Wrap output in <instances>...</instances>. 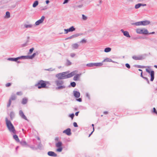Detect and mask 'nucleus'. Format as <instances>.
<instances>
[{
	"mask_svg": "<svg viewBox=\"0 0 157 157\" xmlns=\"http://www.w3.org/2000/svg\"><path fill=\"white\" fill-rule=\"evenodd\" d=\"M79 42L81 43H85L86 42V40L84 39H83L81 40Z\"/></svg>",
	"mask_w": 157,
	"mask_h": 157,
	"instance_id": "nucleus-43",
	"label": "nucleus"
},
{
	"mask_svg": "<svg viewBox=\"0 0 157 157\" xmlns=\"http://www.w3.org/2000/svg\"><path fill=\"white\" fill-rule=\"evenodd\" d=\"M36 53H34L31 56H30L29 57L30 58V59H33L36 55Z\"/></svg>",
	"mask_w": 157,
	"mask_h": 157,
	"instance_id": "nucleus-37",
	"label": "nucleus"
},
{
	"mask_svg": "<svg viewBox=\"0 0 157 157\" xmlns=\"http://www.w3.org/2000/svg\"><path fill=\"white\" fill-rule=\"evenodd\" d=\"M59 140V138L58 137H56L55 138V141H57Z\"/></svg>",
	"mask_w": 157,
	"mask_h": 157,
	"instance_id": "nucleus-60",
	"label": "nucleus"
},
{
	"mask_svg": "<svg viewBox=\"0 0 157 157\" xmlns=\"http://www.w3.org/2000/svg\"><path fill=\"white\" fill-rule=\"evenodd\" d=\"M147 56V54H144L139 55L138 56H133L132 57V58L135 60H141L144 59Z\"/></svg>",
	"mask_w": 157,
	"mask_h": 157,
	"instance_id": "nucleus-5",
	"label": "nucleus"
},
{
	"mask_svg": "<svg viewBox=\"0 0 157 157\" xmlns=\"http://www.w3.org/2000/svg\"><path fill=\"white\" fill-rule=\"evenodd\" d=\"M74 116V113H72L69 115V117H71V118L72 119H73Z\"/></svg>",
	"mask_w": 157,
	"mask_h": 157,
	"instance_id": "nucleus-50",
	"label": "nucleus"
},
{
	"mask_svg": "<svg viewBox=\"0 0 157 157\" xmlns=\"http://www.w3.org/2000/svg\"><path fill=\"white\" fill-rule=\"evenodd\" d=\"M141 25H146L150 24V22L149 21L146 20L141 21Z\"/></svg>",
	"mask_w": 157,
	"mask_h": 157,
	"instance_id": "nucleus-15",
	"label": "nucleus"
},
{
	"mask_svg": "<svg viewBox=\"0 0 157 157\" xmlns=\"http://www.w3.org/2000/svg\"><path fill=\"white\" fill-rule=\"evenodd\" d=\"M73 125L75 127H78V125H77V123L75 122L73 123Z\"/></svg>",
	"mask_w": 157,
	"mask_h": 157,
	"instance_id": "nucleus-53",
	"label": "nucleus"
},
{
	"mask_svg": "<svg viewBox=\"0 0 157 157\" xmlns=\"http://www.w3.org/2000/svg\"><path fill=\"white\" fill-rule=\"evenodd\" d=\"M82 19L83 20H86L87 19V17L84 14H82Z\"/></svg>",
	"mask_w": 157,
	"mask_h": 157,
	"instance_id": "nucleus-38",
	"label": "nucleus"
},
{
	"mask_svg": "<svg viewBox=\"0 0 157 157\" xmlns=\"http://www.w3.org/2000/svg\"><path fill=\"white\" fill-rule=\"evenodd\" d=\"M143 78L145 80L147 81V82L148 84H149V81L148 80V78H147L144 77H143Z\"/></svg>",
	"mask_w": 157,
	"mask_h": 157,
	"instance_id": "nucleus-47",
	"label": "nucleus"
},
{
	"mask_svg": "<svg viewBox=\"0 0 157 157\" xmlns=\"http://www.w3.org/2000/svg\"><path fill=\"white\" fill-rule=\"evenodd\" d=\"M79 46L78 44L77 43H75L72 45V47L73 49H77Z\"/></svg>",
	"mask_w": 157,
	"mask_h": 157,
	"instance_id": "nucleus-20",
	"label": "nucleus"
},
{
	"mask_svg": "<svg viewBox=\"0 0 157 157\" xmlns=\"http://www.w3.org/2000/svg\"><path fill=\"white\" fill-rule=\"evenodd\" d=\"M19 115H20V116L22 118L26 120H28L27 117L25 116V115L24 114L23 112L21 110H20L19 111Z\"/></svg>",
	"mask_w": 157,
	"mask_h": 157,
	"instance_id": "nucleus-14",
	"label": "nucleus"
},
{
	"mask_svg": "<svg viewBox=\"0 0 157 157\" xmlns=\"http://www.w3.org/2000/svg\"><path fill=\"white\" fill-rule=\"evenodd\" d=\"M34 49V48H30L29 50V54L33 52Z\"/></svg>",
	"mask_w": 157,
	"mask_h": 157,
	"instance_id": "nucleus-48",
	"label": "nucleus"
},
{
	"mask_svg": "<svg viewBox=\"0 0 157 157\" xmlns=\"http://www.w3.org/2000/svg\"><path fill=\"white\" fill-rule=\"evenodd\" d=\"M68 73L69 72L66 71L59 73L56 74V77L58 79V80H60L69 78L74 75L77 73V71H75L70 73Z\"/></svg>",
	"mask_w": 157,
	"mask_h": 157,
	"instance_id": "nucleus-1",
	"label": "nucleus"
},
{
	"mask_svg": "<svg viewBox=\"0 0 157 157\" xmlns=\"http://www.w3.org/2000/svg\"><path fill=\"white\" fill-rule=\"evenodd\" d=\"M71 86L73 87H75L76 86V83L75 82H72L71 83Z\"/></svg>",
	"mask_w": 157,
	"mask_h": 157,
	"instance_id": "nucleus-41",
	"label": "nucleus"
},
{
	"mask_svg": "<svg viewBox=\"0 0 157 157\" xmlns=\"http://www.w3.org/2000/svg\"><path fill=\"white\" fill-rule=\"evenodd\" d=\"M105 62H112V60L109 58H107L105 59H104L102 61V62L101 63H103Z\"/></svg>",
	"mask_w": 157,
	"mask_h": 157,
	"instance_id": "nucleus-22",
	"label": "nucleus"
},
{
	"mask_svg": "<svg viewBox=\"0 0 157 157\" xmlns=\"http://www.w3.org/2000/svg\"><path fill=\"white\" fill-rule=\"evenodd\" d=\"M81 74H77L73 78V80L74 81H77L78 80V78L80 77Z\"/></svg>",
	"mask_w": 157,
	"mask_h": 157,
	"instance_id": "nucleus-18",
	"label": "nucleus"
},
{
	"mask_svg": "<svg viewBox=\"0 0 157 157\" xmlns=\"http://www.w3.org/2000/svg\"><path fill=\"white\" fill-rule=\"evenodd\" d=\"M72 38H73L72 37V36H69V37H67V38L66 39H71Z\"/></svg>",
	"mask_w": 157,
	"mask_h": 157,
	"instance_id": "nucleus-61",
	"label": "nucleus"
},
{
	"mask_svg": "<svg viewBox=\"0 0 157 157\" xmlns=\"http://www.w3.org/2000/svg\"><path fill=\"white\" fill-rule=\"evenodd\" d=\"M20 59V57H17L16 58H9L7 60L9 61H15L17 62V63H20V62L19 61H18L17 60Z\"/></svg>",
	"mask_w": 157,
	"mask_h": 157,
	"instance_id": "nucleus-10",
	"label": "nucleus"
},
{
	"mask_svg": "<svg viewBox=\"0 0 157 157\" xmlns=\"http://www.w3.org/2000/svg\"><path fill=\"white\" fill-rule=\"evenodd\" d=\"M58 148L57 149L56 151L58 152H61L63 149L62 147H58Z\"/></svg>",
	"mask_w": 157,
	"mask_h": 157,
	"instance_id": "nucleus-39",
	"label": "nucleus"
},
{
	"mask_svg": "<svg viewBox=\"0 0 157 157\" xmlns=\"http://www.w3.org/2000/svg\"><path fill=\"white\" fill-rule=\"evenodd\" d=\"M62 143L61 141H59L56 144V146L57 147H62Z\"/></svg>",
	"mask_w": 157,
	"mask_h": 157,
	"instance_id": "nucleus-23",
	"label": "nucleus"
},
{
	"mask_svg": "<svg viewBox=\"0 0 157 157\" xmlns=\"http://www.w3.org/2000/svg\"><path fill=\"white\" fill-rule=\"evenodd\" d=\"M141 6H146V4L144 3H141Z\"/></svg>",
	"mask_w": 157,
	"mask_h": 157,
	"instance_id": "nucleus-62",
	"label": "nucleus"
},
{
	"mask_svg": "<svg viewBox=\"0 0 157 157\" xmlns=\"http://www.w3.org/2000/svg\"><path fill=\"white\" fill-rule=\"evenodd\" d=\"M5 120L7 127L9 131L11 133L16 134V131L14 127L10 121L9 120L7 117L6 118Z\"/></svg>",
	"mask_w": 157,
	"mask_h": 157,
	"instance_id": "nucleus-2",
	"label": "nucleus"
},
{
	"mask_svg": "<svg viewBox=\"0 0 157 157\" xmlns=\"http://www.w3.org/2000/svg\"><path fill=\"white\" fill-rule=\"evenodd\" d=\"M45 71H52L55 70V69H53L52 68H50L48 69H45Z\"/></svg>",
	"mask_w": 157,
	"mask_h": 157,
	"instance_id": "nucleus-44",
	"label": "nucleus"
},
{
	"mask_svg": "<svg viewBox=\"0 0 157 157\" xmlns=\"http://www.w3.org/2000/svg\"><path fill=\"white\" fill-rule=\"evenodd\" d=\"M45 18V17L44 16H42L40 19L36 21L35 23V25H39L40 24L42 23L43 22Z\"/></svg>",
	"mask_w": 157,
	"mask_h": 157,
	"instance_id": "nucleus-8",
	"label": "nucleus"
},
{
	"mask_svg": "<svg viewBox=\"0 0 157 157\" xmlns=\"http://www.w3.org/2000/svg\"><path fill=\"white\" fill-rule=\"evenodd\" d=\"M137 67L138 68H144L145 67L144 66H140V65H138Z\"/></svg>",
	"mask_w": 157,
	"mask_h": 157,
	"instance_id": "nucleus-55",
	"label": "nucleus"
},
{
	"mask_svg": "<svg viewBox=\"0 0 157 157\" xmlns=\"http://www.w3.org/2000/svg\"><path fill=\"white\" fill-rule=\"evenodd\" d=\"M21 144L23 146H28V144L25 141L22 140L20 142Z\"/></svg>",
	"mask_w": 157,
	"mask_h": 157,
	"instance_id": "nucleus-25",
	"label": "nucleus"
},
{
	"mask_svg": "<svg viewBox=\"0 0 157 157\" xmlns=\"http://www.w3.org/2000/svg\"><path fill=\"white\" fill-rule=\"evenodd\" d=\"M27 101L28 99L26 98H25L22 99L21 103L23 105L27 103Z\"/></svg>",
	"mask_w": 157,
	"mask_h": 157,
	"instance_id": "nucleus-21",
	"label": "nucleus"
},
{
	"mask_svg": "<svg viewBox=\"0 0 157 157\" xmlns=\"http://www.w3.org/2000/svg\"><path fill=\"white\" fill-rule=\"evenodd\" d=\"M38 148L40 149H42V145L40 143L38 144Z\"/></svg>",
	"mask_w": 157,
	"mask_h": 157,
	"instance_id": "nucleus-42",
	"label": "nucleus"
},
{
	"mask_svg": "<svg viewBox=\"0 0 157 157\" xmlns=\"http://www.w3.org/2000/svg\"><path fill=\"white\" fill-rule=\"evenodd\" d=\"M46 84L45 82L41 80L38 81L37 83L35 85L37 87L38 89L46 88Z\"/></svg>",
	"mask_w": 157,
	"mask_h": 157,
	"instance_id": "nucleus-4",
	"label": "nucleus"
},
{
	"mask_svg": "<svg viewBox=\"0 0 157 157\" xmlns=\"http://www.w3.org/2000/svg\"><path fill=\"white\" fill-rule=\"evenodd\" d=\"M76 100L79 102H81L82 101V100L81 98L76 99Z\"/></svg>",
	"mask_w": 157,
	"mask_h": 157,
	"instance_id": "nucleus-59",
	"label": "nucleus"
},
{
	"mask_svg": "<svg viewBox=\"0 0 157 157\" xmlns=\"http://www.w3.org/2000/svg\"><path fill=\"white\" fill-rule=\"evenodd\" d=\"M86 96L88 98V99L90 100V95L88 93H86Z\"/></svg>",
	"mask_w": 157,
	"mask_h": 157,
	"instance_id": "nucleus-49",
	"label": "nucleus"
},
{
	"mask_svg": "<svg viewBox=\"0 0 157 157\" xmlns=\"http://www.w3.org/2000/svg\"><path fill=\"white\" fill-rule=\"evenodd\" d=\"M103 113L104 114H106L108 113V112L107 111H105L103 112Z\"/></svg>",
	"mask_w": 157,
	"mask_h": 157,
	"instance_id": "nucleus-64",
	"label": "nucleus"
},
{
	"mask_svg": "<svg viewBox=\"0 0 157 157\" xmlns=\"http://www.w3.org/2000/svg\"><path fill=\"white\" fill-rule=\"evenodd\" d=\"M71 64V63L69 60H67L66 64L67 65L69 66Z\"/></svg>",
	"mask_w": 157,
	"mask_h": 157,
	"instance_id": "nucleus-45",
	"label": "nucleus"
},
{
	"mask_svg": "<svg viewBox=\"0 0 157 157\" xmlns=\"http://www.w3.org/2000/svg\"><path fill=\"white\" fill-rule=\"evenodd\" d=\"M146 71L149 73L151 76L150 80L151 81H153L154 79V71H150L148 69H146Z\"/></svg>",
	"mask_w": 157,
	"mask_h": 157,
	"instance_id": "nucleus-7",
	"label": "nucleus"
},
{
	"mask_svg": "<svg viewBox=\"0 0 157 157\" xmlns=\"http://www.w3.org/2000/svg\"><path fill=\"white\" fill-rule=\"evenodd\" d=\"M103 65L102 63H91L86 64V66L88 67H100Z\"/></svg>",
	"mask_w": 157,
	"mask_h": 157,
	"instance_id": "nucleus-6",
	"label": "nucleus"
},
{
	"mask_svg": "<svg viewBox=\"0 0 157 157\" xmlns=\"http://www.w3.org/2000/svg\"><path fill=\"white\" fill-rule=\"evenodd\" d=\"M38 4V1H35L33 5V7L34 8L36 7Z\"/></svg>",
	"mask_w": 157,
	"mask_h": 157,
	"instance_id": "nucleus-26",
	"label": "nucleus"
},
{
	"mask_svg": "<svg viewBox=\"0 0 157 157\" xmlns=\"http://www.w3.org/2000/svg\"><path fill=\"white\" fill-rule=\"evenodd\" d=\"M149 33L148 32L147 29H144L143 34H147Z\"/></svg>",
	"mask_w": 157,
	"mask_h": 157,
	"instance_id": "nucleus-33",
	"label": "nucleus"
},
{
	"mask_svg": "<svg viewBox=\"0 0 157 157\" xmlns=\"http://www.w3.org/2000/svg\"><path fill=\"white\" fill-rule=\"evenodd\" d=\"M132 24L133 25H136V26H139V25H141V21H138L137 22H136L132 23Z\"/></svg>",
	"mask_w": 157,
	"mask_h": 157,
	"instance_id": "nucleus-30",
	"label": "nucleus"
},
{
	"mask_svg": "<svg viewBox=\"0 0 157 157\" xmlns=\"http://www.w3.org/2000/svg\"><path fill=\"white\" fill-rule=\"evenodd\" d=\"M11 119H12L15 116L14 113L13 112H11L10 114Z\"/></svg>",
	"mask_w": 157,
	"mask_h": 157,
	"instance_id": "nucleus-27",
	"label": "nucleus"
},
{
	"mask_svg": "<svg viewBox=\"0 0 157 157\" xmlns=\"http://www.w3.org/2000/svg\"><path fill=\"white\" fill-rule=\"evenodd\" d=\"M55 83L57 86V90H62L65 89L66 86L64 85V81L60 80H56L55 81Z\"/></svg>",
	"mask_w": 157,
	"mask_h": 157,
	"instance_id": "nucleus-3",
	"label": "nucleus"
},
{
	"mask_svg": "<svg viewBox=\"0 0 157 157\" xmlns=\"http://www.w3.org/2000/svg\"><path fill=\"white\" fill-rule=\"evenodd\" d=\"M111 48L108 47L105 48L104 49V52H108L111 51Z\"/></svg>",
	"mask_w": 157,
	"mask_h": 157,
	"instance_id": "nucleus-28",
	"label": "nucleus"
},
{
	"mask_svg": "<svg viewBox=\"0 0 157 157\" xmlns=\"http://www.w3.org/2000/svg\"><path fill=\"white\" fill-rule=\"evenodd\" d=\"M83 6V4H81L80 5H77V6H75V8H82Z\"/></svg>",
	"mask_w": 157,
	"mask_h": 157,
	"instance_id": "nucleus-35",
	"label": "nucleus"
},
{
	"mask_svg": "<svg viewBox=\"0 0 157 157\" xmlns=\"http://www.w3.org/2000/svg\"><path fill=\"white\" fill-rule=\"evenodd\" d=\"M75 30V28L74 26H72L68 29H64V31L65 32V33L67 34L68 32H73Z\"/></svg>",
	"mask_w": 157,
	"mask_h": 157,
	"instance_id": "nucleus-9",
	"label": "nucleus"
},
{
	"mask_svg": "<svg viewBox=\"0 0 157 157\" xmlns=\"http://www.w3.org/2000/svg\"><path fill=\"white\" fill-rule=\"evenodd\" d=\"M121 31L122 33H123L124 35L127 37H130V36L129 33L127 31H124L123 29H121Z\"/></svg>",
	"mask_w": 157,
	"mask_h": 157,
	"instance_id": "nucleus-12",
	"label": "nucleus"
},
{
	"mask_svg": "<svg viewBox=\"0 0 157 157\" xmlns=\"http://www.w3.org/2000/svg\"><path fill=\"white\" fill-rule=\"evenodd\" d=\"M13 138L17 142H19V140L18 136L16 135L13 136Z\"/></svg>",
	"mask_w": 157,
	"mask_h": 157,
	"instance_id": "nucleus-29",
	"label": "nucleus"
},
{
	"mask_svg": "<svg viewBox=\"0 0 157 157\" xmlns=\"http://www.w3.org/2000/svg\"><path fill=\"white\" fill-rule=\"evenodd\" d=\"M143 31L144 29H137L136 30V33L140 34H143Z\"/></svg>",
	"mask_w": 157,
	"mask_h": 157,
	"instance_id": "nucleus-17",
	"label": "nucleus"
},
{
	"mask_svg": "<svg viewBox=\"0 0 157 157\" xmlns=\"http://www.w3.org/2000/svg\"><path fill=\"white\" fill-rule=\"evenodd\" d=\"M48 154L50 156L53 157H56L57 155L56 153H55L54 152L52 151H48Z\"/></svg>",
	"mask_w": 157,
	"mask_h": 157,
	"instance_id": "nucleus-16",
	"label": "nucleus"
},
{
	"mask_svg": "<svg viewBox=\"0 0 157 157\" xmlns=\"http://www.w3.org/2000/svg\"><path fill=\"white\" fill-rule=\"evenodd\" d=\"M153 112L157 115V111L155 108H153Z\"/></svg>",
	"mask_w": 157,
	"mask_h": 157,
	"instance_id": "nucleus-52",
	"label": "nucleus"
},
{
	"mask_svg": "<svg viewBox=\"0 0 157 157\" xmlns=\"http://www.w3.org/2000/svg\"><path fill=\"white\" fill-rule=\"evenodd\" d=\"M94 128H93V131L89 134V136H88L89 137H90V136L92 134L93 132H94Z\"/></svg>",
	"mask_w": 157,
	"mask_h": 157,
	"instance_id": "nucleus-63",
	"label": "nucleus"
},
{
	"mask_svg": "<svg viewBox=\"0 0 157 157\" xmlns=\"http://www.w3.org/2000/svg\"><path fill=\"white\" fill-rule=\"evenodd\" d=\"M16 99V96L15 94L11 95L10 98V99H11V100H15Z\"/></svg>",
	"mask_w": 157,
	"mask_h": 157,
	"instance_id": "nucleus-31",
	"label": "nucleus"
},
{
	"mask_svg": "<svg viewBox=\"0 0 157 157\" xmlns=\"http://www.w3.org/2000/svg\"><path fill=\"white\" fill-rule=\"evenodd\" d=\"M30 56H21L20 57V59H30V58L29 57Z\"/></svg>",
	"mask_w": 157,
	"mask_h": 157,
	"instance_id": "nucleus-24",
	"label": "nucleus"
},
{
	"mask_svg": "<svg viewBox=\"0 0 157 157\" xmlns=\"http://www.w3.org/2000/svg\"><path fill=\"white\" fill-rule=\"evenodd\" d=\"M16 94L17 95H21L22 94V93L21 92H18Z\"/></svg>",
	"mask_w": 157,
	"mask_h": 157,
	"instance_id": "nucleus-54",
	"label": "nucleus"
},
{
	"mask_svg": "<svg viewBox=\"0 0 157 157\" xmlns=\"http://www.w3.org/2000/svg\"><path fill=\"white\" fill-rule=\"evenodd\" d=\"M11 84L10 83H8L6 84V87H9L10 86Z\"/></svg>",
	"mask_w": 157,
	"mask_h": 157,
	"instance_id": "nucleus-56",
	"label": "nucleus"
},
{
	"mask_svg": "<svg viewBox=\"0 0 157 157\" xmlns=\"http://www.w3.org/2000/svg\"><path fill=\"white\" fill-rule=\"evenodd\" d=\"M80 35V34H75L72 35V37L73 38H74L77 37Z\"/></svg>",
	"mask_w": 157,
	"mask_h": 157,
	"instance_id": "nucleus-36",
	"label": "nucleus"
},
{
	"mask_svg": "<svg viewBox=\"0 0 157 157\" xmlns=\"http://www.w3.org/2000/svg\"><path fill=\"white\" fill-rule=\"evenodd\" d=\"M63 132L65 133L68 136H70L71 135V129L70 128H68L64 130L63 131Z\"/></svg>",
	"mask_w": 157,
	"mask_h": 157,
	"instance_id": "nucleus-11",
	"label": "nucleus"
},
{
	"mask_svg": "<svg viewBox=\"0 0 157 157\" xmlns=\"http://www.w3.org/2000/svg\"><path fill=\"white\" fill-rule=\"evenodd\" d=\"M69 0H64V1L63 3V4H65L68 2Z\"/></svg>",
	"mask_w": 157,
	"mask_h": 157,
	"instance_id": "nucleus-57",
	"label": "nucleus"
},
{
	"mask_svg": "<svg viewBox=\"0 0 157 157\" xmlns=\"http://www.w3.org/2000/svg\"><path fill=\"white\" fill-rule=\"evenodd\" d=\"M74 96L76 98H78L80 96V93L79 92L74 90L73 91Z\"/></svg>",
	"mask_w": 157,
	"mask_h": 157,
	"instance_id": "nucleus-13",
	"label": "nucleus"
},
{
	"mask_svg": "<svg viewBox=\"0 0 157 157\" xmlns=\"http://www.w3.org/2000/svg\"><path fill=\"white\" fill-rule=\"evenodd\" d=\"M6 17L7 18H9L10 17V13L9 12L7 11L6 12Z\"/></svg>",
	"mask_w": 157,
	"mask_h": 157,
	"instance_id": "nucleus-34",
	"label": "nucleus"
},
{
	"mask_svg": "<svg viewBox=\"0 0 157 157\" xmlns=\"http://www.w3.org/2000/svg\"><path fill=\"white\" fill-rule=\"evenodd\" d=\"M125 66L128 69L130 68V66L129 64L128 63L125 64Z\"/></svg>",
	"mask_w": 157,
	"mask_h": 157,
	"instance_id": "nucleus-51",
	"label": "nucleus"
},
{
	"mask_svg": "<svg viewBox=\"0 0 157 157\" xmlns=\"http://www.w3.org/2000/svg\"><path fill=\"white\" fill-rule=\"evenodd\" d=\"M141 6V3H138L135 5V8L136 9H138Z\"/></svg>",
	"mask_w": 157,
	"mask_h": 157,
	"instance_id": "nucleus-32",
	"label": "nucleus"
},
{
	"mask_svg": "<svg viewBox=\"0 0 157 157\" xmlns=\"http://www.w3.org/2000/svg\"><path fill=\"white\" fill-rule=\"evenodd\" d=\"M33 25L31 24H25L24 25V27L25 28H32L33 27Z\"/></svg>",
	"mask_w": 157,
	"mask_h": 157,
	"instance_id": "nucleus-19",
	"label": "nucleus"
},
{
	"mask_svg": "<svg viewBox=\"0 0 157 157\" xmlns=\"http://www.w3.org/2000/svg\"><path fill=\"white\" fill-rule=\"evenodd\" d=\"M75 55V54L74 53H71V54L70 56H71L72 57H74Z\"/></svg>",
	"mask_w": 157,
	"mask_h": 157,
	"instance_id": "nucleus-58",
	"label": "nucleus"
},
{
	"mask_svg": "<svg viewBox=\"0 0 157 157\" xmlns=\"http://www.w3.org/2000/svg\"><path fill=\"white\" fill-rule=\"evenodd\" d=\"M11 103V99H9V102L7 105V107H9L10 106Z\"/></svg>",
	"mask_w": 157,
	"mask_h": 157,
	"instance_id": "nucleus-46",
	"label": "nucleus"
},
{
	"mask_svg": "<svg viewBox=\"0 0 157 157\" xmlns=\"http://www.w3.org/2000/svg\"><path fill=\"white\" fill-rule=\"evenodd\" d=\"M28 147H29L31 148L33 150L37 149V148L35 147L34 146H29L28 145Z\"/></svg>",
	"mask_w": 157,
	"mask_h": 157,
	"instance_id": "nucleus-40",
	"label": "nucleus"
}]
</instances>
